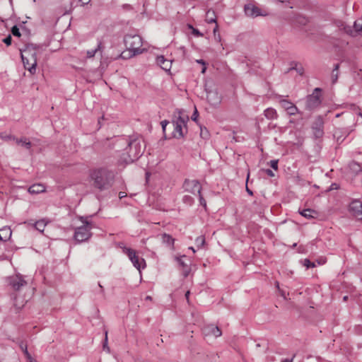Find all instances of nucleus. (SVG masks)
Segmentation results:
<instances>
[{
  "label": "nucleus",
  "instance_id": "nucleus-45",
  "mask_svg": "<svg viewBox=\"0 0 362 362\" xmlns=\"http://www.w3.org/2000/svg\"><path fill=\"white\" fill-rule=\"evenodd\" d=\"M20 348L27 356L29 355L28 349H27V345L25 344H24L23 342H21L20 344Z\"/></svg>",
  "mask_w": 362,
  "mask_h": 362
},
{
  "label": "nucleus",
  "instance_id": "nucleus-32",
  "mask_svg": "<svg viewBox=\"0 0 362 362\" xmlns=\"http://www.w3.org/2000/svg\"><path fill=\"white\" fill-rule=\"evenodd\" d=\"M0 137L4 141L13 140L16 141V137L11 134H6V133H1Z\"/></svg>",
  "mask_w": 362,
  "mask_h": 362
},
{
  "label": "nucleus",
  "instance_id": "nucleus-5",
  "mask_svg": "<svg viewBox=\"0 0 362 362\" xmlns=\"http://www.w3.org/2000/svg\"><path fill=\"white\" fill-rule=\"evenodd\" d=\"M80 219L83 225L75 229L74 235V240L79 243L88 240L91 237L90 230L93 228L92 223L88 221L86 218L81 217Z\"/></svg>",
  "mask_w": 362,
  "mask_h": 362
},
{
  "label": "nucleus",
  "instance_id": "nucleus-42",
  "mask_svg": "<svg viewBox=\"0 0 362 362\" xmlns=\"http://www.w3.org/2000/svg\"><path fill=\"white\" fill-rule=\"evenodd\" d=\"M198 196H199L200 204L202 206H203L204 208H206V202L202 197V192H200V194H198Z\"/></svg>",
  "mask_w": 362,
  "mask_h": 362
},
{
  "label": "nucleus",
  "instance_id": "nucleus-63",
  "mask_svg": "<svg viewBox=\"0 0 362 362\" xmlns=\"http://www.w3.org/2000/svg\"><path fill=\"white\" fill-rule=\"evenodd\" d=\"M151 299H152V298L150 296H147L146 297V300H151Z\"/></svg>",
  "mask_w": 362,
  "mask_h": 362
},
{
  "label": "nucleus",
  "instance_id": "nucleus-48",
  "mask_svg": "<svg viewBox=\"0 0 362 362\" xmlns=\"http://www.w3.org/2000/svg\"><path fill=\"white\" fill-rule=\"evenodd\" d=\"M338 188H339V185H338V184H337V183H332V184L330 185V187H329V188L328 191H332V190H334V189H337Z\"/></svg>",
  "mask_w": 362,
  "mask_h": 362
},
{
  "label": "nucleus",
  "instance_id": "nucleus-50",
  "mask_svg": "<svg viewBox=\"0 0 362 362\" xmlns=\"http://www.w3.org/2000/svg\"><path fill=\"white\" fill-rule=\"evenodd\" d=\"M122 8L125 11H130L132 9V6L129 4H124L122 5Z\"/></svg>",
  "mask_w": 362,
  "mask_h": 362
},
{
  "label": "nucleus",
  "instance_id": "nucleus-3",
  "mask_svg": "<svg viewBox=\"0 0 362 362\" xmlns=\"http://www.w3.org/2000/svg\"><path fill=\"white\" fill-rule=\"evenodd\" d=\"M37 47L33 44H26L24 48L20 49L22 60H28L31 63V66L28 67V71L32 74L36 71Z\"/></svg>",
  "mask_w": 362,
  "mask_h": 362
},
{
  "label": "nucleus",
  "instance_id": "nucleus-2",
  "mask_svg": "<svg viewBox=\"0 0 362 362\" xmlns=\"http://www.w3.org/2000/svg\"><path fill=\"white\" fill-rule=\"evenodd\" d=\"M127 143V147L125 152L121 156V161L126 163H132L136 160L144 153V148L142 144L144 143L141 138L130 137Z\"/></svg>",
  "mask_w": 362,
  "mask_h": 362
},
{
  "label": "nucleus",
  "instance_id": "nucleus-62",
  "mask_svg": "<svg viewBox=\"0 0 362 362\" xmlns=\"http://www.w3.org/2000/svg\"><path fill=\"white\" fill-rule=\"evenodd\" d=\"M98 286L100 288V292L103 293V291H104L103 287L100 285V283H98Z\"/></svg>",
  "mask_w": 362,
  "mask_h": 362
},
{
  "label": "nucleus",
  "instance_id": "nucleus-44",
  "mask_svg": "<svg viewBox=\"0 0 362 362\" xmlns=\"http://www.w3.org/2000/svg\"><path fill=\"white\" fill-rule=\"evenodd\" d=\"M97 50L95 49H91V50H88L87 51V57L88 58H92L96 54H97Z\"/></svg>",
  "mask_w": 362,
  "mask_h": 362
},
{
  "label": "nucleus",
  "instance_id": "nucleus-18",
  "mask_svg": "<svg viewBox=\"0 0 362 362\" xmlns=\"http://www.w3.org/2000/svg\"><path fill=\"white\" fill-rule=\"evenodd\" d=\"M204 333L206 334H213L216 337H220L221 335V331L216 326H214L213 325H210L206 326L204 329Z\"/></svg>",
  "mask_w": 362,
  "mask_h": 362
},
{
  "label": "nucleus",
  "instance_id": "nucleus-46",
  "mask_svg": "<svg viewBox=\"0 0 362 362\" xmlns=\"http://www.w3.org/2000/svg\"><path fill=\"white\" fill-rule=\"evenodd\" d=\"M270 166L274 169V170H277L278 169V160H272L270 161Z\"/></svg>",
  "mask_w": 362,
  "mask_h": 362
},
{
  "label": "nucleus",
  "instance_id": "nucleus-55",
  "mask_svg": "<svg viewBox=\"0 0 362 362\" xmlns=\"http://www.w3.org/2000/svg\"><path fill=\"white\" fill-rule=\"evenodd\" d=\"M296 356V354L293 356V358L291 359H284L281 361V362H293V358Z\"/></svg>",
  "mask_w": 362,
  "mask_h": 362
},
{
  "label": "nucleus",
  "instance_id": "nucleus-7",
  "mask_svg": "<svg viewBox=\"0 0 362 362\" xmlns=\"http://www.w3.org/2000/svg\"><path fill=\"white\" fill-rule=\"evenodd\" d=\"M322 89L320 88H315L311 95L307 97L305 103V109L309 111H312L318 107L321 103L320 93Z\"/></svg>",
  "mask_w": 362,
  "mask_h": 362
},
{
  "label": "nucleus",
  "instance_id": "nucleus-36",
  "mask_svg": "<svg viewBox=\"0 0 362 362\" xmlns=\"http://www.w3.org/2000/svg\"><path fill=\"white\" fill-rule=\"evenodd\" d=\"M303 264L307 268H313L315 267V264L310 262L308 259H303Z\"/></svg>",
  "mask_w": 362,
  "mask_h": 362
},
{
  "label": "nucleus",
  "instance_id": "nucleus-47",
  "mask_svg": "<svg viewBox=\"0 0 362 362\" xmlns=\"http://www.w3.org/2000/svg\"><path fill=\"white\" fill-rule=\"evenodd\" d=\"M24 67L28 70V67L31 66V63L28 60H22Z\"/></svg>",
  "mask_w": 362,
  "mask_h": 362
},
{
  "label": "nucleus",
  "instance_id": "nucleus-35",
  "mask_svg": "<svg viewBox=\"0 0 362 362\" xmlns=\"http://www.w3.org/2000/svg\"><path fill=\"white\" fill-rule=\"evenodd\" d=\"M188 28L192 30V33L194 36H197V37L203 36V34L201 33L198 29L194 28L192 25L188 24Z\"/></svg>",
  "mask_w": 362,
  "mask_h": 362
},
{
  "label": "nucleus",
  "instance_id": "nucleus-39",
  "mask_svg": "<svg viewBox=\"0 0 362 362\" xmlns=\"http://www.w3.org/2000/svg\"><path fill=\"white\" fill-rule=\"evenodd\" d=\"M105 340L103 345V350L107 351V352H110V348L107 346V331H105Z\"/></svg>",
  "mask_w": 362,
  "mask_h": 362
},
{
  "label": "nucleus",
  "instance_id": "nucleus-54",
  "mask_svg": "<svg viewBox=\"0 0 362 362\" xmlns=\"http://www.w3.org/2000/svg\"><path fill=\"white\" fill-rule=\"evenodd\" d=\"M189 295H190V291H187L186 292V293H185V298H186V299H187V303H189Z\"/></svg>",
  "mask_w": 362,
  "mask_h": 362
},
{
  "label": "nucleus",
  "instance_id": "nucleus-17",
  "mask_svg": "<svg viewBox=\"0 0 362 362\" xmlns=\"http://www.w3.org/2000/svg\"><path fill=\"white\" fill-rule=\"evenodd\" d=\"M16 143L18 145H20L24 147L25 149L30 151V153H33L32 146L33 144L29 141V139L25 136H22L21 138H16Z\"/></svg>",
  "mask_w": 362,
  "mask_h": 362
},
{
  "label": "nucleus",
  "instance_id": "nucleus-20",
  "mask_svg": "<svg viewBox=\"0 0 362 362\" xmlns=\"http://www.w3.org/2000/svg\"><path fill=\"white\" fill-rule=\"evenodd\" d=\"M185 255L181 256L180 257H177L176 260L178 262L179 265L182 268L184 276H187L189 273V268L187 263H185L183 260V258H186Z\"/></svg>",
  "mask_w": 362,
  "mask_h": 362
},
{
  "label": "nucleus",
  "instance_id": "nucleus-51",
  "mask_svg": "<svg viewBox=\"0 0 362 362\" xmlns=\"http://www.w3.org/2000/svg\"><path fill=\"white\" fill-rule=\"evenodd\" d=\"M207 130L205 129V132H204V130L202 129H201V133H200V135L203 138H206L207 136Z\"/></svg>",
  "mask_w": 362,
  "mask_h": 362
},
{
  "label": "nucleus",
  "instance_id": "nucleus-43",
  "mask_svg": "<svg viewBox=\"0 0 362 362\" xmlns=\"http://www.w3.org/2000/svg\"><path fill=\"white\" fill-rule=\"evenodd\" d=\"M3 42L8 46L11 45L12 37L11 35H8L3 40Z\"/></svg>",
  "mask_w": 362,
  "mask_h": 362
},
{
  "label": "nucleus",
  "instance_id": "nucleus-31",
  "mask_svg": "<svg viewBox=\"0 0 362 362\" xmlns=\"http://www.w3.org/2000/svg\"><path fill=\"white\" fill-rule=\"evenodd\" d=\"M195 243L197 244V246L200 248L204 246L205 244V238L202 235L199 236L196 238Z\"/></svg>",
  "mask_w": 362,
  "mask_h": 362
},
{
  "label": "nucleus",
  "instance_id": "nucleus-59",
  "mask_svg": "<svg viewBox=\"0 0 362 362\" xmlns=\"http://www.w3.org/2000/svg\"><path fill=\"white\" fill-rule=\"evenodd\" d=\"M325 263V259L317 260V264H324Z\"/></svg>",
  "mask_w": 362,
  "mask_h": 362
},
{
  "label": "nucleus",
  "instance_id": "nucleus-64",
  "mask_svg": "<svg viewBox=\"0 0 362 362\" xmlns=\"http://www.w3.org/2000/svg\"><path fill=\"white\" fill-rule=\"evenodd\" d=\"M278 1H280V2L284 3V2H288L290 0H278Z\"/></svg>",
  "mask_w": 362,
  "mask_h": 362
},
{
  "label": "nucleus",
  "instance_id": "nucleus-16",
  "mask_svg": "<svg viewBox=\"0 0 362 362\" xmlns=\"http://www.w3.org/2000/svg\"><path fill=\"white\" fill-rule=\"evenodd\" d=\"M156 63L161 67V69L166 71H170L171 69L172 61L165 59L163 55L157 57Z\"/></svg>",
  "mask_w": 362,
  "mask_h": 362
},
{
  "label": "nucleus",
  "instance_id": "nucleus-56",
  "mask_svg": "<svg viewBox=\"0 0 362 362\" xmlns=\"http://www.w3.org/2000/svg\"><path fill=\"white\" fill-rule=\"evenodd\" d=\"M126 197V194H125V192H120L119 193V199H122L123 197Z\"/></svg>",
  "mask_w": 362,
  "mask_h": 362
},
{
  "label": "nucleus",
  "instance_id": "nucleus-21",
  "mask_svg": "<svg viewBox=\"0 0 362 362\" xmlns=\"http://www.w3.org/2000/svg\"><path fill=\"white\" fill-rule=\"evenodd\" d=\"M45 191V187L41 184H35L28 188V192L30 194H39Z\"/></svg>",
  "mask_w": 362,
  "mask_h": 362
},
{
  "label": "nucleus",
  "instance_id": "nucleus-61",
  "mask_svg": "<svg viewBox=\"0 0 362 362\" xmlns=\"http://www.w3.org/2000/svg\"><path fill=\"white\" fill-rule=\"evenodd\" d=\"M218 25H216V27H215V28L214 29V35H215V36H216V32L218 31Z\"/></svg>",
  "mask_w": 362,
  "mask_h": 362
},
{
  "label": "nucleus",
  "instance_id": "nucleus-25",
  "mask_svg": "<svg viewBox=\"0 0 362 362\" xmlns=\"http://www.w3.org/2000/svg\"><path fill=\"white\" fill-rule=\"evenodd\" d=\"M339 64H337L334 65V67L332 70V76H331L332 83H335L337 81L338 76H339Z\"/></svg>",
  "mask_w": 362,
  "mask_h": 362
},
{
  "label": "nucleus",
  "instance_id": "nucleus-1",
  "mask_svg": "<svg viewBox=\"0 0 362 362\" xmlns=\"http://www.w3.org/2000/svg\"><path fill=\"white\" fill-rule=\"evenodd\" d=\"M91 186L100 192L108 190L113 185L115 174L107 168H98L90 172Z\"/></svg>",
  "mask_w": 362,
  "mask_h": 362
},
{
  "label": "nucleus",
  "instance_id": "nucleus-6",
  "mask_svg": "<svg viewBox=\"0 0 362 362\" xmlns=\"http://www.w3.org/2000/svg\"><path fill=\"white\" fill-rule=\"evenodd\" d=\"M124 42L127 49H129L133 52H137L136 55L142 53V40L139 35H125Z\"/></svg>",
  "mask_w": 362,
  "mask_h": 362
},
{
  "label": "nucleus",
  "instance_id": "nucleus-8",
  "mask_svg": "<svg viewBox=\"0 0 362 362\" xmlns=\"http://www.w3.org/2000/svg\"><path fill=\"white\" fill-rule=\"evenodd\" d=\"M119 247L122 250V252L126 254L131 262H132L133 265L138 269L140 270L141 269V263H144L145 261L144 259H139V257L136 255V252L132 249L127 247L123 243H119Z\"/></svg>",
  "mask_w": 362,
  "mask_h": 362
},
{
  "label": "nucleus",
  "instance_id": "nucleus-19",
  "mask_svg": "<svg viewBox=\"0 0 362 362\" xmlns=\"http://www.w3.org/2000/svg\"><path fill=\"white\" fill-rule=\"evenodd\" d=\"M299 213L301 216L308 219L315 218L318 215V213L316 211L311 209H305L302 211H299Z\"/></svg>",
  "mask_w": 362,
  "mask_h": 362
},
{
  "label": "nucleus",
  "instance_id": "nucleus-53",
  "mask_svg": "<svg viewBox=\"0 0 362 362\" xmlns=\"http://www.w3.org/2000/svg\"><path fill=\"white\" fill-rule=\"evenodd\" d=\"M78 1L81 4L82 6H85L88 4L90 0H78Z\"/></svg>",
  "mask_w": 362,
  "mask_h": 362
},
{
  "label": "nucleus",
  "instance_id": "nucleus-57",
  "mask_svg": "<svg viewBox=\"0 0 362 362\" xmlns=\"http://www.w3.org/2000/svg\"><path fill=\"white\" fill-rule=\"evenodd\" d=\"M197 62L199 63V64H201L202 65H206V63H205V62L203 59H197Z\"/></svg>",
  "mask_w": 362,
  "mask_h": 362
},
{
  "label": "nucleus",
  "instance_id": "nucleus-33",
  "mask_svg": "<svg viewBox=\"0 0 362 362\" xmlns=\"http://www.w3.org/2000/svg\"><path fill=\"white\" fill-rule=\"evenodd\" d=\"M289 109H287V112H288V114L289 115H295L298 113V110L297 108V107L293 103V105H291V106H289Z\"/></svg>",
  "mask_w": 362,
  "mask_h": 362
},
{
  "label": "nucleus",
  "instance_id": "nucleus-49",
  "mask_svg": "<svg viewBox=\"0 0 362 362\" xmlns=\"http://www.w3.org/2000/svg\"><path fill=\"white\" fill-rule=\"evenodd\" d=\"M197 117H198V112H197V109H195L194 113L192 115V119L193 121H196L197 119Z\"/></svg>",
  "mask_w": 362,
  "mask_h": 362
},
{
  "label": "nucleus",
  "instance_id": "nucleus-10",
  "mask_svg": "<svg viewBox=\"0 0 362 362\" xmlns=\"http://www.w3.org/2000/svg\"><path fill=\"white\" fill-rule=\"evenodd\" d=\"M7 282L14 291H19L23 286L27 284V282L20 274L8 277Z\"/></svg>",
  "mask_w": 362,
  "mask_h": 362
},
{
  "label": "nucleus",
  "instance_id": "nucleus-24",
  "mask_svg": "<svg viewBox=\"0 0 362 362\" xmlns=\"http://www.w3.org/2000/svg\"><path fill=\"white\" fill-rule=\"evenodd\" d=\"M136 52H133L132 51H130L129 49H127V51H124L122 52L119 56L118 57V58H122V59H130L132 58V57H134L136 55Z\"/></svg>",
  "mask_w": 362,
  "mask_h": 362
},
{
  "label": "nucleus",
  "instance_id": "nucleus-34",
  "mask_svg": "<svg viewBox=\"0 0 362 362\" xmlns=\"http://www.w3.org/2000/svg\"><path fill=\"white\" fill-rule=\"evenodd\" d=\"M182 200L185 204L189 206L194 203V199L189 195L184 196Z\"/></svg>",
  "mask_w": 362,
  "mask_h": 362
},
{
  "label": "nucleus",
  "instance_id": "nucleus-23",
  "mask_svg": "<svg viewBox=\"0 0 362 362\" xmlns=\"http://www.w3.org/2000/svg\"><path fill=\"white\" fill-rule=\"evenodd\" d=\"M160 236L161 240L164 244L167 245L171 248L173 247L175 239L171 235L166 233H163L160 235Z\"/></svg>",
  "mask_w": 362,
  "mask_h": 362
},
{
  "label": "nucleus",
  "instance_id": "nucleus-9",
  "mask_svg": "<svg viewBox=\"0 0 362 362\" xmlns=\"http://www.w3.org/2000/svg\"><path fill=\"white\" fill-rule=\"evenodd\" d=\"M183 188L185 191L196 194H200L202 192V187L197 180L186 179L183 183Z\"/></svg>",
  "mask_w": 362,
  "mask_h": 362
},
{
  "label": "nucleus",
  "instance_id": "nucleus-27",
  "mask_svg": "<svg viewBox=\"0 0 362 362\" xmlns=\"http://www.w3.org/2000/svg\"><path fill=\"white\" fill-rule=\"evenodd\" d=\"M1 233H4V232L6 233L5 237H2L1 235L0 234V240L1 241H6L8 238H9V237L11 235V230H10L9 228H4L1 229Z\"/></svg>",
  "mask_w": 362,
  "mask_h": 362
},
{
  "label": "nucleus",
  "instance_id": "nucleus-41",
  "mask_svg": "<svg viewBox=\"0 0 362 362\" xmlns=\"http://www.w3.org/2000/svg\"><path fill=\"white\" fill-rule=\"evenodd\" d=\"M170 124L169 121L165 119V120H163L161 122H160V124H161V127H162V129H163V134H164V136L166 138V134H165V131H166V127L167 125Z\"/></svg>",
  "mask_w": 362,
  "mask_h": 362
},
{
  "label": "nucleus",
  "instance_id": "nucleus-11",
  "mask_svg": "<svg viewBox=\"0 0 362 362\" xmlns=\"http://www.w3.org/2000/svg\"><path fill=\"white\" fill-rule=\"evenodd\" d=\"M349 211L356 219L362 221V202L354 200L349 204Z\"/></svg>",
  "mask_w": 362,
  "mask_h": 362
},
{
  "label": "nucleus",
  "instance_id": "nucleus-26",
  "mask_svg": "<svg viewBox=\"0 0 362 362\" xmlns=\"http://www.w3.org/2000/svg\"><path fill=\"white\" fill-rule=\"evenodd\" d=\"M46 224L47 223L45 222V220L42 219L35 222V228L38 231L43 232L46 226Z\"/></svg>",
  "mask_w": 362,
  "mask_h": 362
},
{
  "label": "nucleus",
  "instance_id": "nucleus-40",
  "mask_svg": "<svg viewBox=\"0 0 362 362\" xmlns=\"http://www.w3.org/2000/svg\"><path fill=\"white\" fill-rule=\"evenodd\" d=\"M293 64H295V66L291 67L289 70L295 69L300 75H303L304 72L303 68L302 66L297 67V64L295 62H293Z\"/></svg>",
  "mask_w": 362,
  "mask_h": 362
},
{
  "label": "nucleus",
  "instance_id": "nucleus-4",
  "mask_svg": "<svg viewBox=\"0 0 362 362\" xmlns=\"http://www.w3.org/2000/svg\"><path fill=\"white\" fill-rule=\"evenodd\" d=\"M189 120L188 116H182L179 115L175 116L171 122L173 130L172 136L175 139H182L187 133V122Z\"/></svg>",
  "mask_w": 362,
  "mask_h": 362
},
{
  "label": "nucleus",
  "instance_id": "nucleus-28",
  "mask_svg": "<svg viewBox=\"0 0 362 362\" xmlns=\"http://www.w3.org/2000/svg\"><path fill=\"white\" fill-rule=\"evenodd\" d=\"M206 21L209 23H215L216 22V18H215V13L214 11L209 10L206 13Z\"/></svg>",
  "mask_w": 362,
  "mask_h": 362
},
{
  "label": "nucleus",
  "instance_id": "nucleus-58",
  "mask_svg": "<svg viewBox=\"0 0 362 362\" xmlns=\"http://www.w3.org/2000/svg\"><path fill=\"white\" fill-rule=\"evenodd\" d=\"M246 191L247 192L250 194V195H252L253 194V192L251 189H250L247 186H246Z\"/></svg>",
  "mask_w": 362,
  "mask_h": 362
},
{
  "label": "nucleus",
  "instance_id": "nucleus-30",
  "mask_svg": "<svg viewBox=\"0 0 362 362\" xmlns=\"http://www.w3.org/2000/svg\"><path fill=\"white\" fill-rule=\"evenodd\" d=\"M279 103L281 104V107H284L286 110H287V109H289V106H291V105H293L291 102L285 99L280 100Z\"/></svg>",
  "mask_w": 362,
  "mask_h": 362
},
{
  "label": "nucleus",
  "instance_id": "nucleus-60",
  "mask_svg": "<svg viewBox=\"0 0 362 362\" xmlns=\"http://www.w3.org/2000/svg\"><path fill=\"white\" fill-rule=\"evenodd\" d=\"M206 65H203V67H202V73L204 74L206 72Z\"/></svg>",
  "mask_w": 362,
  "mask_h": 362
},
{
  "label": "nucleus",
  "instance_id": "nucleus-15",
  "mask_svg": "<svg viewBox=\"0 0 362 362\" xmlns=\"http://www.w3.org/2000/svg\"><path fill=\"white\" fill-rule=\"evenodd\" d=\"M244 11L245 15L248 17L255 18L259 16H263L261 13L260 8L252 4H246L244 7Z\"/></svg>",
  "mask_w": 362,
  "mask_h": 362
},
{
  "label": "nucleus",
  "instance_id": "nucleus-38",
  "mask_svg": "<svg viewBox=\"0 0 362 362\" xmlns=\"http://www.w3.org/2000/svg\"><path fill=\"white\" fill-rule=\"evenodd\" d=\"M11 33L13 36L15 37H21V32L19 30V28L17 27V25H14L11 28Z\"/></svg>",
  "mask_w": 362,
  "mask_h": 362
},
{
  "label": "nucleus",
  "instance_id": "nucleus-37",
  "mask_svg": "<svg viewBox=\"0 0 362 362\" xmlns=\"http://www.w3.org/2000/svg\"><path fill=\"white\" fill-rule=\"evenodd\" d=\"M105 48V46L103 45V42L102 40H98L97 47L95 48V50H97V52H100V55H102V52Z\"/></svg>",
  "mask_w": 362,
  "mask_h": 362
},
{
  "label": "nucleus",
  "instance_id": "nucleus-13",
  "mask_svg": "<svg viewBox=\"0 0 362 362\" xmlns=\"http://www.w3.org/2000/svg\"><path fill=\"white\" fill-rule=\"evenodd\" d=\"M341 27H342V29L346 33H348L351 35H354V33H362V18L358 19L354 22V30H352L350 26L344 25L343 23L341 24Z\"/></svg>",
  "mask_w": 362,
  "mask_h": 362
},
{
  "label": "nucleus",
  "instance_id": "nucleus-14",
  "mask_svg": "<svg viewBox=\"0 0 362 362\" xmlns=\"http://www.w3.org/2000/svg\"><path fill=\"white\" fill-rule=\"evenodd\" d=\"M206 91L207 100L211 105L217 106L221 103V98L216 90L206 89Z\"/></svg>",
  "mask_w": 362,
  "mask_h": 362
},
{
  "label": "nucleus",
  "instance_id": "nucleus-12",
  "mask_svg": "<svg viewBox=\"0 0 362 362\" xmlns=\"http://www.w3.org/2000/svg\"><path fill=\"white\" fill-rule=\"evenodd\" d=\"M324 121L321 116L317 117L315 122L313 124L312 129L313 132L314 136L316 139L322 137L324 134Z\"/></svg>",
  "mask_w": 362,
  "mask_h": 362
},
{
  "label": "nucleus",
  "instance_id": "nucleus-22",
  "mask_svg": "<svg viewBox=\"0 0 362 362\" xmlns=\"http://www.w3.org/2000/svg\"><path fill=\"white\" fill-rule=\"evenodd\" d=\"M265 117L268 119H276L278 118V114L275 109L269 107L264 111Z\"/></svg>",
  "mask_w": 362,
  "mask_h": 362
},
{
  "label": "nucleus",
  "instance_id": "nucleus-52",
  "mask_svg": "<svg viewBox=\"0 0 362 362\" xmlns=\"http://www.w3.org/2000/svg\"><path fill=\"white\" fill-rule=\"evenodd\" d=\"M266 173L267 175L270 176V177H274V174L273 173V171L270 169H267L265 170Z\"/></svg>",
  "mask_w": 362,
  "mask_h": 362
},
{
  "label": "nucleus",
  "instance_id": "nucleus-29",
  "mask_svg": "<svg viewBox=\"0 0 362 362\" xmlns=\"http://www.w3.org/2000/svg\"><path fill=\"white\" fill-rule=\"evenodd\" d=\"M349 168L350 169L356 173H358V172H361V165L356 163V162H351L350 164H349Z\"/></svg>",
  "mask_w": 362,
  "mask_h": 362
}]
</instances>
